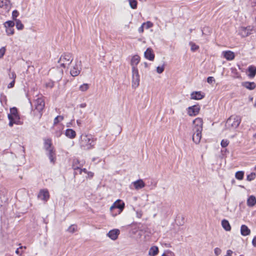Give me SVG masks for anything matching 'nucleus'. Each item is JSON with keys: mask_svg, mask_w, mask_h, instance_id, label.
<instances>
[{"mask_svg": "<svg viewBox=\"0 0 256 256\" xmlns=\"http://www.w3.org/2000/svg\"><path fill=\"white\" fill-rule=\"evenodd\" d=\"M81 68L78 67V64H76L73 68L70 70V74L72 76H78L80 71Z\"/></svg>", "mask_w": 256, "mask_h": 256, "instance_id": "nucleus-20", "label": "nucleus"}, {"mask_svg": "<svg viewBox=\"0 0 256 256\" xmlns=\"http://www.w3.org/2000/svg\"><path fill=\"white\" fill-rule=\"evenodd\" d=\"M254 137L256 138V133L254 135Z\"/></svg>", "mask_w": 256, "mask_h": 256, "instance_id": "nucleus-61", "label": "nucleus"}, {"mask_svg": "<svg viewBox=\"0 0 256 256\" xmlns=\"http://www.w3.org/2000/svg\"><path fill=\"white\" fill-rule=\"evenodd\" d=\"M144 66L146 68H147L148 66V64L146 62H144Z\"/></svg>", "mask_w": 256, "mask_h": 256, "instance_id": "nucleus-57", "label": "nucleus"}, {"mask_svg": "<svg viewBox=\"0 0 256 256\" xmlns=\"http://www.w3.org/2000/svg\"><path fill=\"white\" fill-rule=\"evenodd\" d=\"M44 148L46 151L50 150V149H54L52 146V142L51 139H46L44 141Z\"/></svg>", "mask_w": 256, "mask_h": 256, "instance_id": "nucleus-24", "label": "nucleus"}, {"mask_svg": "<svg viewBox=\"0 0 256 256\" xmlns=\"http://www.w3.org/2000/svg\"><path fill=\"white\" fill-rule=\"evenodd\" d=\"M240 256H244L243 255H240Z\"/></svg>", "mask_w": 256, "mask_h": 256, "instance_id": "nucleus-64", "label": "nucleus"}, {"mask_svg": "<svg viewBox=\"0 0 256 256\" xmlns=\"http://www.w3.org/2000/svg\"><path fill=\"white\" fill-rule=\"evenodd\" d=\"M158 252V248L156 246H153L150 248L148 252V254L150 256H156Z\"/></svg>", "mask_w": 256, "mask_h": 256, "instance_id": "nucleus-25", "label": "nucleus"}, {"mask_svg": "<svg viewBox=\"0 0 256 256\" xmlns=\"http://www.w3.org/2000/svg\"><path fill=\"white\" fill-rule=\"evenodd\" d=\"M0 8L9 11L10 8V2L9 0H0Z\"/></svg>", "mask_w": 256, "mask_h": 256, "instance_id": "nucleus-14", "label": "nucleus"}, {"mask_svg": "<svg viewBox=\"0 0 256 256\" xmlns=\"http://www.w3.org/2000/svg\"><path fill=\"white\" fill-rule=\"evenodd\" d=\"M32 111L35 116L40 118L42 114V110L45 106V102L42 98H38L31 104Z\"/></svg>", "mask_w": 256, "mask_h": 256, "instance_id": "nucleus-3", "label": "nucleus"}, {"mask_svg": "<svg viewBox=\"0 0 256 256\" xmlns=\"http://www.w3.org/2000/svg\"><path fill=\"white\" fill-rule=\"evenodd\" d=\"M203 121L201 118H198L193 120L192 140L196 144H199L202 138Z\"/></svg>", "mask_w": 256, "mask_h": 256, "instance_id": "nucleus-1", "label": "nucleus"}, {"mask_svg": "<svg viewBox=\"0 0 256 256\" xmlns=\"http://www.w3.org/2000/svg\"><path fill=\"white\" fill-rule=\"evenodd\" d=\"M243 86L248 89L252 90L256 88V84L254 82H245Z\"/></svg>", "mask_w": 256, "mask_h": 256, "instance_id": "nucleus-28", "label": "nucleus"}, {"mask_svg": "<svg viewBox=\"0 0 256 256\" xmlns=\"http://www.w3.org/2000/svg\"><path fill=\"white\" fill-rule=\"evenodd\" d=\"M88 88L89 86L88 84H84L80 86L79 89L82 92H86L88 90Z\"/></svg>", "mask_w": 256, "mask_h": 256, "instance_id": "nucleus-33", "label": "nucleus"}, {"mask_svg": "<svg viewBox=\"0 0 256 256\" xmlns=\"http://www.w3.org/2000/svg\"><path fill=\"white\" fill-rule=\"evenodd\" d=\"M200 108L199 106L194 105L188 108V114L190 116H194L199 113Z\"/></svg>", "mask_w": 256, "mask_h": 256, "instance_id": "nucleus-12", "label": "nucleus"}, {"mask_svg": "<svg viewBox=\"0 0 256 256\" xmlns=\"http://www.w3.org/2000/svg\"><path fill=\"white\" fill-rule=\"evenodd\" d=\"M204 98V95L200 92H194L191 94V98L200 100Z\"/></svg>", "mask_w": 256, "mask_h": 256, "instance_id": "nucleus-19", "label": "nucleus"}, {"mask_svg": "<svg viewBox=\"0 0 256 256\" xmlns=\"http://www.w3.org/2000/svg\"><path fill=\"white\" fill-rule=\"evenodd\" d=\"M14 83H15V80H13L8 84V88H12L14 85Z\"/></svg>", "mask_w": 256, "mask_h": 256, "instance_id": "nucleus-49", "label": "nucleus"}, {"mask_svg": "<svg viewBox=\"0 0 256 256\" xmlns=\"http://www.w3.org/2000/svg\"><path fill=\"white\" fill-rule=\"evenodd\" d=\"M10 78H13V80H15V78H16V74L14 72H12L11 74V75H10Z\"/></svg>", "mask_w": 256, "mask_h": 256, "instance_id": "nucleus-51", "label": "nucleus"}, {"mask_svg": "<svg viewBox=\"0 0 256 256\" xmlns=\"http://www.w3.org/2000/svg\"><path fill=\"white\" fill-rule=\"evenodd\" d=\"M164 70V65L160 66H158L156 68V72L158 74H162Z\"/></svg>", "mask_w": 256, "mask_h": 256, "instance_id": "nucleus-43", "label": "nucleus"}, {"mask_svg": "<svg viewBox=\"0 0 256 256\" xmlns=\"http://www.w3.org/2000/svg\"><path fill=\"white\" fill-rule=\"evenodd\" d=\"M14 22H16V28L18 30H22L24 28V26L20 20H16Z\"/></svg>", "mask_w": 256, "mask_h": 256, "instance_id": "nucleus-29", "label": "nucleus"}, {"mask_svg": "<svg viewBox=\"0 0 256 256\" xmlns=\"http://www.w3.org/2000/svg\"><path fill=\"white\" fill-rule=\"evenodd\" d=\"M221 250L218 248H216L214 250V254L216 256L220 255L221 253Z\"/></svg>", "mask_w": 256, "mask_h": 256, "instance_id": "nucleus-47", "label": "nucleus"}, {"mask_svg": "<svg viewBox=\"0 0 256 256\" xmlns=\"http://www.w3.org/2000/svg\"><path fill=\"white\" fill-rule=\"evenodd\" d=\"M8 118L10 120L8 124L10 126H12L14 124H19L20 118L16 108L14 107L10 109V113L8 114Z\"/></svg>", "mask_w": 256, "mask_h": 256, "instance_id": "nucleus-6", "label": "nucleus"}, {"mask_svg": "<svg viewBox=\"0 0 256 256\" xmlns=\"http://www.w3.org/2000/svg\"><path fill=\"white\" fill-rule=\"evenodd\" d=\"M215 82L214 78L212 76H209L207 78V82L208 84H212Z\"/></svg>", "mask_w": 256, "mask_h": 256, "instance_id": "nucleus-46", "label": "nucleus"}, {"mask_svg": "<svg viewBox=\"0 0 256 256\" xmlns=\"http://www.w3.org/2000/svg\"><path fill=\"white\" fill-rule=\"evenodd\" d=\"M64 120V116H58L56 117L55 118L54 121V124H57L59 122L62 121Z\"/></svg>", "mask_w": 256, "mask_h": 256, "instance_id": "nucleus-36", "label": "nucleus"}, {"mask_svg": "<svg viewBox=\"0 0 256 256\" xmlns=\"http://www.w3.org/2000/svg\"><path fill=\"white\" fill-rule=\"evenodd\" d=\"M96 138L90 134H82L80 139V148L84 150H90L94 148Z\"/></svg>", "mask_w": 256, "mask_h": 256, "instance_id": "nucleus-2", "label": "nucleus"}, {"mask_svg": "<svg viewBox=\"0 0 256 256\" xmlns=\"http://www.w3.org/2000/svg\"><path fill=\"white\" fill-rule=\"evenodd\" d=\"M144 26L143 25V24L138 28V32H139L140 33H142L144 32Z\"/></svg>", "mask_w": 256, "mask_h": 256, "instance_id": "nucleus-50", "label": "nucleus"}, {"mask_svg": "<svg viewBox=\"0 0 256 256\" xmlns=\"http://www.w3.org/2000/svg\"><path fill=\"white\" fill-rule=\"evenodd\" d=\"M140 61V57L138 55H134L131 59L130 64L132 68H136L138 64Z\"/></svg>", "mask_w": 256, "mask_h": 256, "instance_id": "nucleus-21", "label": "nucleus"}, {"mask_svg": "<svg viewBox=\"0 0 256 256\" xmlns=\"http://www.w3.org/2000/svg\"><path fill=\"white\" fill-rule=\"evenodd\" d=\"M73 60L72 55L70 53H64L60 58L58 62L63 68L70 65Z\"/></svg>", "mask_w": 256, "mask_h": 256, "instance_id": "nucleus-7", "label": "nucleus"}, {"mask_svg": "<svg viewBox=\"0 0 256 256\" xmlns=\"http://www.w3.org/2000/svg\"><path fill=\"white\" fill-rule=\"evenodd\" d=\"M76 122H77V124H78V126H80V124H81V122H80V120H76Z\"/></svg>", "mask_w": 256, "mask_h": 256, "instance_id": "nucleus-56", "label": "nucleus"}, {"mask_svg": "<svg viewBox=\"0 0 256 256\" xmlns=\"http://www.w3.org/2000/svg\"><path fill=\"white\" fill-rule=\"evenodd\" d=\"M38 198L43 201L47 202L50 198V194L47 189L41 190L38 196Z\"/></svg>", "mask_w": 256, "mask_h": 256, "instance_id": "nucleus-10", "label": "nucleus"}, {"mask_svg": "<svg viewBox=\"0 0 256 256\" xmlns=\"http://www.w3.org/2000/svg\"><path fill=\"white\" fill-rule=\"evenodd\" d=\"M6 32L8 35H12L14 34V29L13 28H6Z\"/></svg>", "mask_w": 256, "mask_h": 256, "instance_id": "nucleus-39", "label": "nucleus"}, {"mask_svg": "<svg viewBox=\"0 0 256 256\" xmlns=\"http://www.w3.org/2000/svg\"><path fill=\"white\" fill-rule=\"evenodd\" d=\"M47 152V155L50 160V162L52 164H54L56 160V156L54 149H50V150H48Z\"/></svg>", "mask_w": 256, "mask_h": 256, "instance_id": "nucleus-17", "label": "nucleus"}, {"mask_svg": "<svg viewBox=\"0 0 256 256\" xmlns=\"http://www.w3.org/2000/svg\"><path fill=\"white\" fill-rule=\"evenodd\" d=\"M86 106V103H82L80 104V107L81 108H84Z\"/></svg>", "mask_w": 256, "mask_h": 256, "instance_id": "nucleus-54", "label": "nucleus"}, {"mask_svg": "<svg viewBox=\"0 0 256 256\" xmlns=\"http://www.w3.org/2000/svg\"><path fill=\"white\" fill-rule=\"evenodd\" d=\"M73 168L74 170H78L80 174H82V171L84 172L85 173L86 172V168L80 169L78 166H73Z\"/></svg>", "mask_w": 256, "mask_h": 256, "instance_id": "nucleus-44", "label": "nucleus"}, {"mask_svg": "<svg viewBox=\"0 0 256 256\" xmlns=\"http://www.w3.org/2000/svg\"><path fill=\"white\" fill-rule=\"evenodd\" d=\"M232 250H228L226 252V254L228 256H232Z\"/></svg>", "mask_w": 256, "mask_h": 256, "instance_id": "nucleus-53", "label": "nucleus"}, {"mask_svg": "<svg viewBox=\"0 0 256 256\" xmlns=\"http://www.w3.org/2000/svg\"><path fill=\"white\" fill-rule=\"evenodd\" d=\"M254 107H256V102H254Z\"/></svg>", "mask_w": 256, "mask_h": 256, "instance_id": "nucleus-59", "label": "nucleus"}, {"mask_svg": "<svg viewBox=\"0 0 256 256\" xmlns=\"http://www.w3.org/2000/svg\"><path fill=\"white\" fill-rule=\"evenodd\" d=\"M77 230V226L76 224H72L68 228L67 231L70 233H74Z\"/></svg>", "mask_w": 256, "mask_h": 256, "instance_id": "nucleus-32", "label": "nucleus"}, {"mask_svg": "<svg viewBox=\"0 0 256 256\" xmlns=\"http://www.w3.org/2000/svg\"><path fill=\"white\" fill-rule=\"evenodd\" d=\"M254 31L252 26H248L246 27H241L239 30V33L242 37H246L252 34Z\"/></svg>", "mask_w": 256, "mask_h": 256, "instance_id": "nucleus-9", "label": "nucleus"}, {"mask_svg": "<svg viewBox=\"0 0 256 256\" xmlns=\"http://www.w3.org/2000/svg\"><path fill=\"white\" fill-rule=\"evenodd\" d=\"M6 52V48L2 47L0 49V58H2Z\"/></svg>", "mask_w": 256, "mask_h": 256, "instance_id": "nucleus-45", "label": "nucleus"}, {"mask_svg": "<svg viewBox=\"0 0 256 256\" xmlns=\"http://www.w3.org/2000/svg\"><path fill=\"white\" fill-rule=\"evenodd\" d=\"M132 210L134 211H136V217L138 218H142V212L141 210H136V208L134 207H132Z\"/></svg>", "mask_w": 256, "mask_h": 256, "instance_id": "nucleus-38", "label": "nucleus"}, {"mask_svg": "<svg viewBox=\"0 0 256 256\" xmlns=\"http://www.w3.org/2000/svg\"><path fill=\"white\" fill-rule=\"evenodd\" d=\"M222 54L224 58L228 60H233L235 57L234 52L230 50L223 52Z\"/></svg>", "mask_w": 256, "mask_h": 256, "instance_id": "nucleus-15", "label": "nucleus"}, {"mask_svg": "<svg viewBox=\"0 0 256 256\" xmlns=\"http://www.w3.org/2000/svg\"><path fill=\"white\" fill-rule=\"evenodd\" d=\"M129 3L130 7L135 9L137 8V2L136 0H129Z\"/></svg>", "mask_w": 256, "mask_h": 256, "instance_id": "nucleus-34", "label": "nucleus"}, {"mask_svg": "<svg viewBox=\"0 0 256 256\" xmlns=\"http://www.w3.org/2000/svg\"><path fill=\"white\" fill-rule=\"evenodd\" d=\"M240 234L243 236H247L250 234V230L244 224H242L240 228Z\"/></svg>", "mask_w": 256, "mask_h": 256, "instance_id": "nucleus-18", "label": "nucleus"}, {"mask_svg": "<svg viewBox=\"0 0 256 256\" xmlns=\"http://www.w3.org/2000/svg\"><path fill=\"white\" fill-rule=\"evenodd\" d=\"M140 78L137 68H132V86L136 88L140 84Z\"/></svg>", "mask_w": 256, "mask_h": 256, "instance_id": "nucleus-8", "label": "nucleus"}, {"mask_svg": "<svg viewBox=\"0 0 256 256\" xmlns=\"http://www.w3.org/2000/svg\"><path fill=\"white\" fill-rule=\"evenodd\" d=\"M222 228L226 230V231H230L231 230V226H230V224L228 220H223L222 221Z\"/></svg>", "mask_w": 256, "mask_h": 256, "instance_id": "nucleus-26", "label": "nucleus"}, {"mask_svg": "<svg viewBox=\"0 0 256 256\" xmlns=\"http://www.w3.org/2000/svg\"><path fill=\"white\" fill-rule=\"evenodd\" d=\"M132 185H133L136 190H138L144 188L146 186V184L142 180L139 179L132 182Z\"/></svg>", "mask_w": 256, "mask_h": 256, "instance_id": "nucleus-13", "label": "nucleus"}, {"mask_svg": "<svg viewBox=\"0 0 256 256\" xmlns=\"http://www.w3.org/2000/svg\"><path fill=\"white\" fill-rule=\"evenodd\" d=\"M252 244L254 246L256 247V236L253 238Z\"/></svg>", "mask_w": 256, "mask_h": 256, "instance_id": "nucleus-52", "label": "nucleus"}, {"mask_svg": "<svg viewBox=\"0 0 256 256\" xmlns=\"http://www.w3.org/2000/svg\"><path fill=\"white\" fill-rule=\"evenodd\" d=\"M120 234V231L118 229H114L109 231L106 234V236L109 237L112 240H116L118 235Z\"/></svg>", "mask_w": 256, "mask_h": 256, "instance_id": "nucleus-11", "label": "nucleus"}, {"mask_svg": "<svg viewBox=\"0 0 256 256\" xmlns=\"http://www.w3.org/2000/svg\"><path fill=\"white\" fill-rule=\"evenodd\" d=\"M5 28H14V22L12 20H8L4 24Z\"/></svg>", "mask_w": 256, "mask_h": 256, "instance_id": "nucleus-30", "label": "nucleus"}, {"mask_svg": "<svg viewBox=\"0 0 256 256\" xmlns=\"http://www.w3.org/2000/svg\"><path fill=\"white\" fill-rule=\"evenodd\" d=\"M256 204V198L254 196H250L247 200V205L252 207L254 206Z\"/></svg>", "mask_w": 256, "mask_h": 256, "instance_id": "nucleus-23", "label": "nucleus"}, {"mask_svg": "<svg viewBox=\"0 0 256 256\" xmlns=\"http://www.w3.org/2000/svg\"><path fill=\"white\" fill-rule=\"evenodd\" d=\"M248 72H250L248 76L250 78H254L256 74V67L251 66L248 68Z\"/></svg>", "mask_w": 256, "mask_h": 256, "instance_id": "nucleus-27", "label": "nucleus"}, {"mask_svg": "<svg viewBox=\"0 0 256 256\" xmlns=\"http://www.w3.org/2000/svg\"><path fill=\"white\" fill-rule=\"evenodd\" d=\"M6 256H12L10 254H6Z\"/></svg>", "mask_w": 256, "mask_h": 256, "instance_id": "nucleus-58", "label": "nucleus"}, {"mask_svg": "<svg viewBox=\"0 0 256 256\" xmlns=\"http://www.w3.org/2000/svg\"><path fill=\"white\" fill-rule=\"evenodd\" d=\"M229 141L227 140H222L221 142V146L223 148H226L228 146Z\"/></svg>", "mask_w": 256, "mask_h": 256, "instance_id": "nucleus-42", "label": "nucleus"}, {"mask_svg": "<svg viewBox=\"0 0 256 256\" xmlns=\"http://www.w3.org/2000/svg\"><path fill=\"white\" fill-rule=\"evenodd\" d=\"M124 208V203L120 200H118L110 208L112 215L116 216L120 214Z\"/></svg>", "mask_w": 256, "mask_h": 256, "instance_id": "nucleus-4", "label": "nucleus"}, {"mask_svg": "<svg viewBox=\"0 0 256 256\" xmlns=\"http://www.w3.org/2000/svg\"><path fill=\"white\" fill-rule=\"evenodd\" d=\"M54 86V84L53 83L51 82V83H48V84H46V86L47 87H50V88H52Z\"/></svg>", "mask_w": 256, "mask_h": 256, "instance_id": "nucleus-55", "label": "nucleus"}, {"mask_svg": "<svg viewBox=\"0 0 256 256\" xmlns=\"http://www.w3.org/2000/svg\"><path fill=\"white\" fill-rule=\"evenodd\" d=\"M65 134L70 138H74L76 136V132L72 129L68 128L66 130Z\"/></svg>", "mask_w": 256, "mask_h": 256, "instance_id": "nucleus-22", "label": "nucleus"}, {"mask_svg": "<svg viewBox=\"0 0 256 256\" xmlns=\"http://www.w3.org/2000/svg\"><path fill=\"white\" fill-rule=\"evenodd\" d=\"M19 15V12L17 10H14L12 12V18L14 21L16 20V18Z\"/></svg>", "mask_w": 256, "mask_h": 256, "instance_id": "nucleus-37", "label": "nucleus"}, {"mask_svg": "<svg viewBox=\"0 0 256 256\" xmlns=\"http://www.w3.org/2000/svg\"><path fill=\"white\" fill-rule=\"evenodd\" d=\"M144 56L150 60H153L154 58V54L152 48H148L144 52Z\"/></svg>", "mask_w": 256, "mask_h": 256, "instance_id": "nucleus-16", "label": "nucleus"}, {"mask_svg": "<svg viewBox=\"0 0 256 256\" xmlns=\"http://www.w3.org/2000/svg\"><path fill=\"white\" fill-rule=\"evenodd\" d=\"M80 65H81V62H79V66H80Z\"/></svg>", "mask_w": 256, "mask_h": 256, "instance_id": "nucleus-60", "label": "nucleus"}, {"mask_svg": "<svg viewBox=\"0 0 256 256\" xmlns=\"http://www.w3.org/2000/svg\"><path fill=\"white\" fill-rule=\"evenodd\" d=\"M256 174L254 172H252L250 174L247 176L246 180L248 181H251L254 180L256 178Z\"/></svg>", "mask_w": 256, "mask_h": 256, "instance_id": "nucleus-35", "label": "nucleus"}, {"mask_svg": "<svg viewBox=\"0 0 256 256\" xmlns=\"http://www.w3.org/2000/svg\"><path fill=\"white\" fill-rule=\"evenodd\" d=\"M190 32H192V29H190Z\"/></svg>", "mask_w": 256, "mask_h": 256, "instance_id": "nucleus-63", "label": "nucleus"}, {"mask_svg": "<svg viewBox=\"0 0 256 256\" xmlns=\"http://www.w3.org/2000/svg\"><path fill=\"white\" fill-rule=\"evenodd\" d=\"M142 24L144 26H145L146 28V29L150 28L152 27V26H153V24L150 21H148L146 22H144Z\"/></svg>", "mask_w": 256, "mask_h": 256, "instance_id": "nucleus-41", "label": "nucleus"}, {"mask_svg": "<svg viewBox=\"0 0 256 256\" xmlns=\"http://www.w3.org/2000/svg\"><path fill=\"white\" fill-rule=\"evenodd\" d=\"M190 45L191 46V50L193 52L196 51L199 48L198 46L196 45L195 44L193 43L192 42H190Z\"/></svg>", "mask_w": 256, "mask_h": 256, "instance_id": "nucleus-40", "label": "nucleus"}, {"mask_svg": "<svg viewBox=\"0 0 256 256\" xmlns=\"http://www.w3.org/2000/svg\"><path fill=\"white\" fill-rule=\"evenodd\" d=\"M254 170H256V166L254 167Z\"/></svg>", "mask_w": 256, "mask_h": 256, "instance_id": "nucleus-62", "label": "nucleus"}, {"mask_svg": "<svg viewBox=\"0 0 256 256\" xmlns=\"http://www.w3.org/2000/svg\"><path fill=\"white\" fill-rule=\"evenodd\" d=\"M244 176V172L242 171H238L236 173L235 176L236 179L242 180L243 179Z\"/></svg>", "mask_w": 256, "mask_h": 256, "instance_id": "nucleus-31", "label": "nucleus"}, {"mask_svg": "<svg viewBox=\"0 0 256 256\" xmlns=\"http://www.w3.org/2000/svg\"><path fill=\"white\" fill-rule=\"evenodd\" d=\"M241 122L240 116H232L226 120V127L229 130H232L237 128Z\"/></svg>", "mask_w": 256, "mask_h": 256, "instance_id": "nucleus-5", "label": "nucleus"}, {"mask_svg": "<svg viewBox=\"0 0 256 256\" xmlns=\"http://www.w3.org/2000/svg\"><path fill=\"white\" fill-rule=\"evenodd\" d=\"M24 248H26V246H24ZM23 248V246H20L19 248H17V250H16V253L17 254H19L20 256H21V255H22V252H20V250H19V249H20V248Z\"/></svg>", "mask_w": 256, "mask_h": 256, "instance_id": "nucleus-48", "label": "nucleus"}]
</instances>
